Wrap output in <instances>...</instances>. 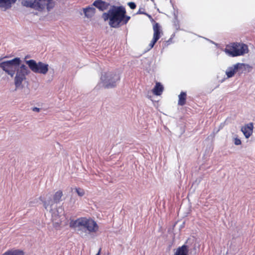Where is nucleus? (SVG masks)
<instances>
[{
    "mask_svg": "<svg viewBox=\"0 0 255 255\" xmlns=\"http://www.w3.org/2000/svg\"><path fill=\"white\" fill-rule=\"evenodd\" d=\"M128 4L132 9H133L136 7V4L133 2H128Z\"/></svg>",
    "mask_w": 255,
    "mask_h": 255,
    "instance_id": "obj_22",
    "label": "nucleus"
},
{
    "mask_svg": "<svg viewBox=\"0 0 255 255\" xmlns=\"http://www.w3.org/2000/svg\"><path fill=\"white\" fill-rule=\"evenodd\" d=\"M101 250H100L98 253L96 255H100Z\"/></svg>",
    "mask_w": 255,
    "mask_h": 255,
    "instance_id": "obj_27",
    "label": "nucleus"
},
{
    "mask_svg": "<svg viewBox=\"0 0 255 255\" xmlns=\"http://www.w3.org/2000/svg\"><path fill=\"white\" fill-rule=\"evenodd\" d=\"M23 252L19 250H11L7 251L2 255H23Z\"/></svg>",
    "mask_w": 255,
    "mask_h": 255,
    "instance_id": "obj_20",
    "label": "nucleus"
},
{
    "mask_svg": "<svg viewBox=\"0 0 255 255\" xmlns=\"http://www.w3.org/2000/svg\"><path fill=\"white\" fill-rule=\"evenodd\" d=\"M76 191L79 196H83L85 194V191L83 189L81 188H76Z\"/></svg>",
    "mask_w": 255,
    "mask_h": 255,
    "instance_id": "obj_21",
    "label": "nucleus"
},
{
    "mask_svg": "<svg viewBox=\"0 0 255 255\" xmlns=\"http://www.w3.org/2000/svg\"><path fill=\"white\" fill-rule=\"evenodd\" d=\"M16 0H0V9L5 10L11 7V3H14Z\"/></svg>",
    "mask_w": 255,
    "mask_h": 255,
    "instance_id": "obj_16",
    "label": "nucleus"
},
{
    "mask_svg": "<svg viewBox=\"0 0 255 255\" xmlns=\"http://www.w3.org/2000/svg\"><path fill=\"white\" fill-rule=\"evenodd\" d=\"M178 104L180 106H183L185 105L186 102V93L185 92H182L178 96Z\"/></svg>",
    "mask_w": 255,
    "mask_h": 255,
    "instance_id": "obj_19",
    "label": "nucleus"
},
{
    "mask_svg": "<svg viewBox=\"0 0 255 255\" xmlns=\"http://www.w3.org/2000/svg\"><path fill=\"white\" fill-rule=\"evenodd\" d=\"M137 14H145V12H144L142 10H141V9H139L137 12Z\"/></svg>",
    "mask_w": 255,
    "mask_h": 255,
    "instance_id": "obj_25",
    "label": "nucleus"
},
{
    "mask_svg": "<svg viewBox=\"0 0 255 255\" xmlns=\"http://www.w3.org/2000/svg\"><path fill=\"white\" fill-rule=\"evenodd\" d=\"M120 80V74L117 72L104 73L101 77L103 86L106 88H111L116 86L117 83Z\"/></svg>",
    "mask_w": 255,
    "mask_h": 255,
    "instance_id": "obj_3",
    "label": "nucleus"
},
{
    "mask_svg": "<svg viewBox=\"0 0 255 255\" xmlns=\"http://www.w3.org/2000/svg\"><path fill=\"white\" fill-rule=\"evenodd\" d=\"M30 73L28 67L22 64H20L17 68L14 75V83L15 88L18 89L22 87V82L26 79V76Z\"/></svg>",
    "mask_w": 255,
    "mask_h": 255,
    "instance_id": "obj_5",
    "label": "nucleus"
},
{
    "mask_svg": "<svg viewBox=\"0 0 255 255\" xmlns=\"http://www.w3.org/2000/svg\"><path fill=\"white\" fill-rule=\"evenodd\" d=\"M32 110L34 112H39L40 109L39 108H38L34 107V108H33Z\"/></svg>",
    "mask_w": 255,
    "mask_h": 255,
    "instance_id": "obj_24",
    "label": "nucleus"
},
{
    "mask_svg": "<svg viewBox=\"0 0 255 255\" xmlns=\"http://www.w3.org/2000/svg\"><path fill=\"white\" fill-rule=\"evenodd\" d=\"M188 247L184 245L181 247L178 248L174 255H188Z\"/></svg>",
    "mask_w": 255,
    "mask_h": 255,
    "instance_id": "obj_17",
    "label": "nucleus"
},
{
    "mask_svg": "<svg viewBox=\"0 0 255 255\" xmlns=\"http://www.w3.org/2000/svg\"><path fill=\"white\" fill-rule=\"evenodd\" d=\"M55 205L52 207V211H49L51 214L53 220H56L57 219L64 213V208L62 206H59L55 209Z\"/></svg>",
    "mask_w": 255,
    "mask_h": 255,
    "instance_id": "obj_12",
    "label": "nucleus"
},
{
    "mask_svg": "<svg viewBox=\"0 0 255 255\" xmlns=\"http://www.w3.org/2000/svg\"><path fill=\"white\" fill-rule=\"evenodd\" d=\"M25 63L27 65L29 69L35 73L46 75L49 70L48 64L42 62H36L34 60H26Z\"/></svg>",
    "mask_w": 255,
    "mask_h": 255,
    "instance_id": "obj_7",
    "label": "nucleus"
},
{
    "mask_svg": "<svg viewBox=\"0 0 255 255\" xmlns=\"http://www.w3.org/2000/svg\"><path fill=\"white\" fill-rule=\"evenodd\" d=\"M253 124L251 123L242 127L241 130L246 138H249L253 131Z\"/></svg>",
    "mask_w": 255,
    "mask_h": 255,
    "instance_id": "obj_14",
    "label": "nucleus"
},
{
    "mask_svg": "<svg viewBox=\"0 0 255 255\" xmlns=\"http://www.w3.org/2000/svg\"><path fill=\"white\" fill-rule=\"evenodd\" d=\"M235 144L237 145H240L241 144V141L240 139L238 138H236L235 139V142H234Z\"/></svg>",
    "mask_w": 255,
    "mask_h": 255,
    "instance_id": "obj_23",
    "label": "nucleus"
},
{
    "mask_svg": "<svg viewBox=\"0 0 255 255\" xmlns=\"http://www.w3.org/2000/svg\"><path fill=\"white\" fill-rule=\"evenodd\" d=\"M69 226L82 237L96 233L99 229L98 225L94 220L86 217H80L76 220H71Z\"/></svg>",
    "mask_w": 255,
    "mask_h": 255,
    "instance_id": "obj_2",
    "label": "nucleus"
},
{
    "mask_svg": "<svg viewBox=\"0 0 255 255\" xmlns=\"http://www.w3.org/2000/svg\"><path fill=\"white\" fill-rule=\"evenodd\" d=\"M83 11L85 17L88 18L92 17L95 14L96 9L93 4L83 8Z\"/></svg>",
    "mask_w": 255,
    "mask_h": 255,
    "instance_id": "obj_15",
    "label": "nucleus"
},
{
    "mask_svg": "<svg viewBox=\"0 0 255 255\" xmlns=\"http://www.w3.org/2000/svg\"><path fill=\"white\" fill-rule=\"evenodd\" d=\"M246 65L243 63H237L232 67H228L226 71V74L228 78L233 77L235 74L239 70L245 68Z\"/></svg>",
    "mask_w": 255,
    "mask_h": 255,
    "instance_id": "obj_11",
    "label": "nucleus"
},
{
    "mask_svg": "<svg viewBox=\"0 0 255 255\" xmlns=\"http://www.w3.org/2000/svg\"><path fill=\"white\" fill-rule=\"evenodd\" d=\"M153 39L149 44V49H151L155 43L160 37V34L162 32L160 26L157 23H155L153 26Z\"/></svg>",
    "mask_w": 255,
    "mask_h": 255,
    "instance_id": "obj_10",
    "label": "nucleus"
},
{
    "mask_svg": "<svg viewBox=\"0 0 255 255\" xmlns=\"http://www.w3.org/2000/svg\"><path fill=\"white\" fill-rule=\"evenodd\" d=\"M224 51L228 55L235 57L248 53V48L245 44L233 43L231 45H227Z\"/></svg>",
    "mask_w": 255,
    "mask_h": 255,
    "instance_id": "obj_6",
    "label": "nucleus"
},
{
    "mask_svg": "<svg viewBox=\"0 0 255 255\" xmlns=\"http://www.w3.org/2000/svg\"><path fill=\"white\" fill-rule=\"evenodd\" d=\"M104 21L109 20V25L113 28H119L121 25L126 24L130 16L126 15V9L122 5H111L107 12L102 14Z\"/></svg>",
    "mask_w": 255,
    "mask_h": 255,
    "instance_id": "obj_1",
    "label": "nucleus"
},
{
    "mask_svg": "<svg viewBox=\"0 0 255 255\" xmlns=\"http://www.w3.org/2000/svg\"><path fill=\"white\" fill-rule=\"evenodd\" d=\"M51 0H22V4L27 7H30L35 10H40L42 9L44 5H45V2L48 5V7L50 4Z\"/></svg>",
    "mask_w": 255,
    "mask_h": 255,
    "instance_id": "obj_9",
    "label": "nucleus"
},
{
    "mask_svg": "<svg viewBox=\"0 0 255 255\" xmlns=\"http://www.w3.org/2000/svg\"><path fill=\"white\" fill-rule=\"evenodd\" d=\"M63 193L61 190L57 191L54 195L53 200L51 199L46 200V198L40 197V199L42 201L45 209L48 211H52V207H53L55 204L59 203L61 201Z\"/></svg>",
    "mask_w": 255,
    "mask_h": 255,
    "instance_id": "obj_8",
    "label": "nucleus"
},
{
    "mask_svg": "<svg viewBox=\"0 0 255 255\" xmlns=\"http://www.w3.org/2000/svg\"><path fill=\"white\" fill-rule=\"evenodd\" d=\"M163 90V87L160 83H156V85L152 90L153 93L157 96L160 95Z\"/></svg>",
    "mask_w": 255,
    "mask_h": 255,
    "instance_id": "obj_18",
    "label": "nucleus"
},
{
    "mask_svg": "<svg viewBox=\"0 0 255 255\" xmlns=\"http://www.w3.org/2000/svg\"><path fill=\"white\" fill-rule=\"evenodd\" d=\"M51 0H51L50 1V4H49V6H48V5H47V4H46V5H47V8H49L50 7V5L51 4ZM45 3H47V2H46H46H45ZM51 7H52V5H51Z\"/></svg>",
    "mask_w": 255,
    "mask_h": 255,
    "instance_id": "obj_26",
    "label": "nucleus"
},
{
    "mask_svg": "<svg viewBox=\"0 0 255 255\" xmlns=\"http://www.w3.org/2000/svg\"><path fill=\"white\" fill-rule=\"evenodd\" d=\"M144 14L146 15H147V16H148V17H151V16H150V15H149L148 14L146 13H145V14Z\"/></svg>",
    "mask_w": 255,
    "mask_h": 255,
    "instance_id": "obj_28",
    "label": "nucleus"
},
{
    "mask_svg": "<svg viewBox=\"0 0 255 255\" xmlns=\"http://www.w3.org/2000/svg\"><path fill=\"white\" fill-rule=\"evenodd\" d=\"M93 5L100 11H104L108 8L110 3L102 0H96L93 3Z\"/></svg>",
    "mask_w": 255,
    "mask_h": 255,
    "instance_id": "obj_13",
    "label": "nucleus"
},
{
    "mask_svg": "<svg viewBox=\"0 0 255 255\" xmlns=\"http://www.w3.org/2000/svg\"><path fill=\"white\" fill-rule=\"evenodd\" d=\"M21 63L20 58H14L10 60L3 61L0 63V68L11 77H13L15 73L16 70L19 66Z\"/></svg>",
    "mask_w": 255,
    "mask_h": 255,
    "instance_id": "obj_4",
    "label": "nucleus"
}]
</instances>
